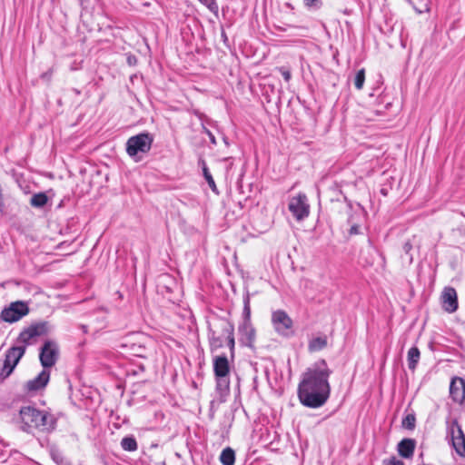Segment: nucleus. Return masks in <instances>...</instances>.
<instances>
[{"instance_id":"37","label":"nucleus","mask_w":465,"mask_h":465,"mask_svg":"<svg viewBox=\"0 0 465 465\" xmlns=\"http://www.w3.org/2000/svg\"><path fill=\"white\" fill-rule=\"evenodd\" d=\"M410 3H411V0H408Z\"/></svg>"},{"instance_id":"8","label":"nucleus","mask_w":465,"mask_h":465,"mask_svg":"<svg viewBox=\"0 0 465 465\" xmlns=\"http://www.w3.org/2000/svg\"><path fill=\"white\" fill-rule=\"evenodd\" d=\"M447 437L450 438L455 451L465 457V435L457 420L447 422Z\"/></svg>"},{"instance_id":"5","label":"nucleus","mask_w":465,"mask_h":465,"mask_svg":"<svg viewBox=\"0 0 465 465\" xmlns=\"http://www.w3.org/2000/svg\"><path fill=\"white\" fill-rule=\"evenodd\" d=\"M152 342L150 337L143 333H133L124 338L122 348L137 357H146L147 346Z\"/></svg>"},{"instance_id":"1","label":"nucleus","mask_w":465,"mask_h":465,"mask_svg":"<svg viewBox=\"0 0 465 465\" xmlns=\"http://www.w3.org/2000/svg\"><path fill=\"white\" fill-rule=\"evenodd\" d=\"M332 373L325 360L308 368L298 385V397L303 406L316 409L324 405L330 397L329 377Z\"/></svg>"},{"instance_id":"9","label":"nucleus","mask_w":465,"mask_h":465,"mask_svg":"<svg viewBox=\"0 0 465 465\" xmlns=\"http://www.w3.org/2000/svg\"><path fill=\"white\" fill-rule=\"evenodd\" d=\"M272 323L275 331L283 337H291L293 334L292 320L282 310L274 311L272 314Z\"/></svg>"},{"instance_id":"25","label":"nucleus","mask_w":465,"mask_h":465,"mask_svg":"<svg viewBox=\"0 0 465 465\" xmlns=\"http://www.w3.org/2000/svg\"><path fill=\"white\" fill-rule=\"evenodd\" d=\"M365 81V71L364 69H361L357 72L354 77V85L358 90H361L363 87Z\"/></svg>"},{"instance_id":"6","label":"nucleus","mask_w":465,"mask_h":465,"mask_svg":"<svg viewBox=\"0 0 465 465\" xmlns=\"http://www.w3.org/2000/svg\"><path fill=\"white\" fill-rule=\"evenodd\" d=\"M25 352V346H13L9 348L5 355L2 369L0 371V378L6 379L11 375L21 358Z\"/></svg>"},{"instance_id":"3","label":"nucleus","mask_w":465,"mask_h":465,"mask_svg":"<svg viewBox=\"0 0 465 465\" xmlns=\"http://www.w3.org/2000/svg\"><path fill=\"white\" fill-rule=\"evenodd\" d=\"M209 343L212 351H215L223 346V339H226L232 356L235 346L234 327L226 319L215 318L209 322Z\"/></svg>"},{"instance_id":"2","label":"nucleus","mask_w":465,"mask_h":465,"mask_svg":"<svg viewBox=\"0 0 465 465\" xmlns=\"http://www.w3.org/2000/svg\"><path fill=\"white\" fill-rule=\"evenodd\" d=\"M19 414L23 424L22 430L27 433L31 432L33 429L49 432L55 428V418L45 411H39L32 406H25L20 409Z\"/></svg>"},{"instance_id":"32","label":"nucleus","mask_w":465,"mask_h":465,"mask_svg":"<svg viewBox=\"0 0 465 465\" xmlns=\"http://www.w3.org/2000/svg\"><path fill=\"white\" fill-rule=\"evenodd\" d=\"M349 233L351 235H355L360 233V227L357 224H351L349 230Z\"/></svg>"},{"instance_id":"24","label":"nucleus","mask_w":465,"mask_h":465,"mask_svg":"<svg viewBox=\"0 0 465 465\" xmlns=\"http://www.w3.org/2000/svg\"><path fill=\"white\" fill-rule=\"evenodd\" d=\"M203 176H204L208 185L212 189V191L214 193H218L214 180H213L212 174L210 173L208 168L205 165L203 168Z\"/></svg>"},{"instance_id":"7","label":"nucleus","mask_w":465,"mask_h":465,"mask_svg":"<svg viewBox=\"0 0 465 465\" xmlns=\"http://www.w3.org/2000/svg\"><path fill=\"white\" fill-rule=\"evenodd\" d=\"M153 143V137L147 134L143 133L137 135L132 136L127 140L126 152L134 157L139 153H147L150 151Z\"/></svg>"},{"instance_id":"15","label":"nucleus","mask_w":465,"mask_h":465,"mask_svg":"<svg viewBox=\"0 0 465 465\" xmlns=\"http://www.w3.org/2000/svg\"><path fill=\"white\" fill-rule=\"evenodd\" d=\"M50 379V371L44 369L35 378L26 382L25 388L28 391H37L44 389Z\"/></svg>"},{"instance_id":"11","label":"nucleus","mask_w":465,"mask_h":465,"mask_svg":"<svg viewBox=\"0 0 465 465\" xmlns=\"http://www.w3.org/2000/svg\"><path fill=\"white\" fill-rule=\"evenodd\" d=\"M288 209L297 221L305 219L310 213V205L307 196L300 193L298 195L292 197L288 204Z\"/></svg>"},{"instance_id":"28","label":"nucleus","mask_w":465,"mask_h":465,"mask_svg":"<svg viewBox=\"0 0 465 465\" xmlns=\"http://www.w3.org/2000/svg\"><path fill=\"white\" fill-rule=\"evenodd\" d=\"M303 4L308 9H320L322 5V0H303Z\"/></svg>"},{"instance_id":"27","label":"nucleus","mask_w":465,"mask_h":465,"mask_svg":"<svg viewBox=\"0 0 465 465\" xmlns=\"http://www.w3.org/2000/svg\"><path fill=\"white\" fill-rule=\"evenodd\" d=\"M202 5H205L212 13L217 14L219 10L216 0H198Z\"/></svg>"},{"instance_id":"10","label":"nucleus","mask_w":465,"mask_h":465,"mask_svg":"<svg viewBox=\"0 0 465 465\" xmlns=\"http://www.w3.org/2000/svg\"><path fill=\"white\" fill-rule=\"evenodd\" d=\"M28 312V304L25 302L17 301L11 302L8 307L1 312V319L4 322L12 323L21 320Z\"/></svg>"},{"instance_id":"23","label":"nucleus","mask_w":465,"mask_h":465,"mask_svg":"<svg viewBox=\"0 0 465 465\" xmlns=\"http://www.w3.org/2000/svg\"><path fill=\"white\" fill-rule=\"evenodd\" d=\"M216 378V389L221 393L228 392L230 381L227 377H215Z\"/></svg>"},{"instance_id":"20","label":"nucleus","mask_w":465,"mask_h":465,"mask_svg":"<svg viewBox=\"0 0 465 465\" xmlns=\"http://www.w3.org/2000/svg\"><path fill=\"white\" fill-rule=\"evenodd\" d=\"M220 461L223 465H234L235 453L232 449L225 448L220 455Z\"/></svg>"},{"instance_id":"33","label":"nucleus","mask_w":465,"mask_h":465,"mask_svg":"<svg viewBox=\"0 0 465 465\" xmlns=\"http://www.w3.org/2000/svg\"><path fill=\"white\" fill-rule=\"evenodd\" d=\"M411 249H412V244L410 242H407L404 243L403 251L406 254H410Z\"/></svg>"},{"instance_id":"30","label":"nucleus","mask_w":465,"mask_h":465,"mask_svg":"<svg viewBox=\"0 0 465 465\" xmlns=\"http://www.w3.org/2000/svg\"><path fill=\"white\" fill-rule=\"evenodd\" d=\"M279 72L281 73V74L282 75V77L284 78V80L286 82H289L292 78V74H291V71L286 68V67H280L279 68Z\"/></svg>"},{"instance_id":"22","label":"nucleus","mask_w":465,"mask_h":465,"mask_svg":"<svg viewBox=\"0 0 465 465\" xmlns=\"http://www.w3.org/2000/svg\"><path fill=\"white\" fill-rule=\"evenodd\" d=\"M47 196L45 193L34 194L30 199V204L34 207L40 208L46 204Z\"/></svg>"},{"instance_id":"16","label":"nucleus","mask_w":465,"mask_h":465,"mask_svg":"<svg viewBox=\"0 0 465 465\" xmlns=\"http://www.w3.org/2000/svg\"><path fill=\"white\" fill-rule=\"evenodd\" d=\"M416 448V440L411 438L401 440L397 445V451L403 459H411Z\"/></svg>"},{"instance_id":"21","label":"nucleus","mask_w":465,"mask_h":465,"mask_svg":"<svg viewBox=\"0 0 465 465\" xmlns=\"http://www.w3.org/2000/svg\"><path fill=\"white\" fill-rule=\"evenodd\" d=\"M121 447L126 451H134L137 450V441L133 436L124 437L121 440Z\"/></svg>"},{"instance_id":"31","label":"nucleus","mask_w":465,"mask_h":465,"mask_svg":"<svg viewBox=\"0 0 465 465\" xmlns=\"http://www.w3.org/2000/svg\"><path fill=\"white\" fill-rule=\"evenodd\" d=\"M420 6H417L416 5H413V8L415 9V11L419 14H421L423 13L424 11H427L428 10V7H427V4L423 3V0H420Z\"/></svg>"},{"instance_id":"12","label":"nucleus","mask_w":465,"mask_h":465,"mask_svg":"<svg viewBox=\"0 0 465 465\" xmlns=\"http://www.w3.org/2000/svg\"><path fill=\"white\" fill-rule=\"evenodd\" d=\"M59 355V348L55 341H46L41 348L39 359L45 369L55 364Z\"/></svg>"},{"instance_id":"13","label":"nucleus","mask_w":465,"mask_h":465,"mask_svg":"<svg viewBox=\"0 0 465 465\" xmlns=\"http://www.w3.org/2000/svg\"><path fill=\"white\" fill-rule=\"evenodd\" d=\"M443 309L448 312H454L458 309L457 292L454 288L446 287L441 294Z\"/></svg>"},{"instance_id":"26","label":"nucleus","mask_w":465,"mask_h":465,"mask_svg":"<svg viewBox=\"0 0 465 465\" xmlns=\"http://www.w3.org/2000/svg\"><path fill=\"white\" fill-rule=\"evenodd\" d=\"M416 418L414 414H408L402 420V427L408 430H413L415 428Z\"/></svg>"},{"instance_id":"19","label":"nucleus","mask_w":465,"mask_h":465,"mask_svg":"<svg viewBox=\"0 0 465 465\" xmlns=\"http://www.w3.org/2000/svg\"><path fill=\"white\" fill-rule=\"evenodd\" d=\"M420 350L416 346L411 347L409 350L408 355H407L408 367L411 371H415V369L418 365V362L420 361Z\"/></svg>"},{"instance_id":"36","label":"nucleus","mask_w":465,"mask_h":465,"mask_svg":"<svg viewBox=\"0 0 465 465\" xmlns=\"http://www.w3.org/2000/svg\"><path fill=\"white\" fill-rule=\"evenodd\" d=\"M460 404L465 406V398H464V401L461 402Z\"/></svg>"},{"instance_id":"18","label":"nucleus","mask_w":465,"mask_h":465,"mask_svg":"<svg viewBox=\"0 0 465 465\" xmlns=\"http://www.w3.org/2000/svg\"><path fill=\"white\" fill-rule=\"evenodd\" d=\"M328 341L326 336L313 337L309 341L308 350L310 352H315L327 347Z\"/></svg>"},{"instance_id":"14","label":"nucleus","mask_w":465,"mask_h":465,"mask_svg":"<svg viewBox=\"0 0 465 465\" xmlns=\"http://www.w3.org/2000/svg\"><path fill=\"white\" fill-rule=\"evenodd\" d=\"M450 394L451 399L457 402L461 403L465 399V381L462 378H454L451 380L450 385Z\"/></svg>"},{"instance_id":"4","label":"nucleus","mask_w":465,"mask_h":465,"mask_svg":"<svg viewBox=\"0 0 465 465\" xmlns=\"http://www.w3.org/2000/svg\"><path fill=\"white\" fill-rule=\"evenodd\" d=\"M51 328L47 322H40L25 328L19 334L16 341L18 346H26L36 342L37 338L47 334Z\"/></svg>"},{"instance_id":"29","label":"nucleus","mask_w":465,"mask_h":465,"mask_svg":"<svg viewBox=\"0 0 465 465\" xmlns=\"http://www.w3.org/2000/svg\"><path fill=\"white\" fill-rule=\"evenodd\" d=\"M382 465H404L403 461L399 460L395 456H391L389 459L383 460Z\"/></svg>"},{"instance_id":"35","label":"nucleus","mask_w":465,"mask_h":465,"mask_svg":"<svg viewBox=\"0 0 465 465\" xmlns=\"http://www.w3.org/2000/svg\"><path fill=\"white\" fill-rule=\"evenodd\" d=\"M245 311H248L249 312V306H248V301L245 302V307H244Z\"/></svg>"},{"instance_id":"34","label":"nucleus","mask_w":465,"mask_h":465,"mask_svg":"<svg viewBox=\"0 0 465 465\" xmlns=\"http://www.w3.org/2000/svg\"><path fill=\"white\" fill-rule=\"evenodd\" d=\"M205 133L207 134V135L209 136L210 138V141L213 144H216V140H215V137L214 135L209 131V130H206L205 129Z\"/></svg>"},{"instance_id":"17","label":"nucleus","mask_w":465,"mask_h":465,"mask_svg":"<svg viewBox=\"0 0 465 465\" xmlns=\"http://www.w3.org/2000/svg\"><path fill=\"white\" fill-rule=\"evenodd\" d=\"M213 372L215 377H227L230 372L228 359L225 355L213 358Z\"/></svg>"}]
</instances>
